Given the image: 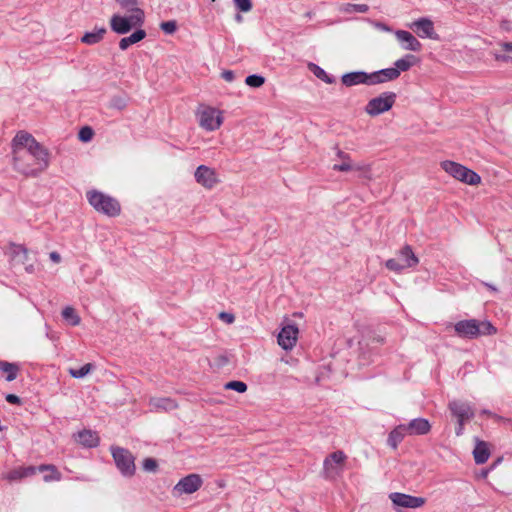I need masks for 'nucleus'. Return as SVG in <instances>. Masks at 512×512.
<instances>
[{"mask_svg": "<svg viewBox=\"0 0 512 512\" xmlns=\"http://www.w3.org/2000/svg\"><path fill=\"white\" fill-rule=\"evenodd\" d=\"M236 7L242 12H248L252 9L251 0H234Z\"/></svg>", "mask_w": 512, "mask_h": 512, "instance_id": "42", "label": "nucleus"}, {"mask_svg": "<svg viewBox=\"0 0 512 512\" xmlns=\"http://www.w3.org/2000/svg\"><path fill=\"white\" fill-rule=\"evenodd\" d=\"M389 498L394 505L405 508H419L422 507L426 502L425 498L423 497H416L399 492L391 493Z\"/></svg>", "mask_w": 512, "mask_h": 512, "instance_id": "14", "label": "nucleus"}, {"mask_svg": "<svg viewBox=\"0 0 512 512\" xmlns=\"http://www.w3.org/2000/svg\"><path fill=\"white\" fill-rule=\"evenodd\" d=\"M146 37V31L143 29H138L134 31L130 36L123 37L119 41V48L121 50L128 49L129 46L136 44L143 40Z\"/></svg>", "mask_w": 512, "mask_h": 512, "instance_id": "26", "label": "nucleus"}, {"mask_svg": "<svg viewBox=\"0 0 512 512\" xmlns=\"http://www.w3.org/2000/svg\"><path fill=\"white\" fill-rule=\"evenodd\" d=\"M14 168L26 176H37L49 166V152L28 132H18L12 140Z\"/></svg>", "mask_w": 512, "mask_h": 512, "instance_id": "1", "label": "nucleus"}, {"mask_svg": "<svg viewBox=\"0 0 512 512\" xmlns=\"http://www.w3.org/2000/svg\"><path fill=\"white\" fill-rule=\"evenodd\" d=\"M399 77V70L392 67L381 69L370 73L371 85L381 84L389 81L396 80Z\"/></svg>", "mask_w": 512, "mask_h": 512, "instance_id": "19", "label": "nucleus"}, {"mask_svg": "<svg viewBox=\"0 0 512 512\" xmlns=\"http://www.w3.org/2000/svg\"><path fill=\"white\" fill-rule=\"evenodd\" d=\"M406 435H408V432L405 427V424H400L396 426L388 435V446L396 450L398 448V445L403 441Z\"/></svg>", "mask_w": 512, "mask_h": 512, "instance_id": "23", "label": "nucleus"}, {"mask_svg": "<svg viewBox=\"0 0 512 512\" xmlns=\"http://www.w3.org/2000/svg\"><path fill=\"white\" fill-rule=\"evenodd\" d=\"M116 2L126 10L136 9L137 0H116Z\"/></svg>", "mask_w": 512, "mask_h": 512, "instance_id": "43", "label": "nucleus"}, {"mask_svg": "<svg viewBox=\"0 0 512 512\" xmlns=\"http://www.w3.org/2000/svg\"><path fill=\"white\" fill-rule=\"evenodd\" d=\"M448 408L456 419L469 421L475 415L472 405L467 401L452 400L448 403Z\"/></svg>", "mask_w": 512, "mask_h": 512, "instance_id": "13", "label": "nucleus"}, {"mask_svg": "<svg viewBox=\"0 0 512 512\" xmlns=\"http://www.w3.org/2000/svg\"><path fill=\"white\" fill-rule=\"evenodd\" d=\"M62 317L68 321L72 326H77L80 324V317L76 314V311L73 307L67 306L62 310Z\"/></svg>", "mask_w": 512, "mask_h": 512, "instance_id": "33", "label": "nucleus"}, {"mask_svg": "<svg viewBox=\"0 0 512 512\" xmlns=\"http://www.w3.org/2000/svg\"><path fill=\"white\" fill-rule=\"evenodd\" d=\"M49 257L50 259L55 262V263H59L61 261V256L58 252L56 251H53L49 254Z\"/></svg>", "mask_w": 512, "mask_h": 512, "instance_id": "50", "label": "nucleus"}, {"mask_svg": "<svg viewBox=\"0 0 512 512\" xmlns=\"http://www.w3.org/2000/svg\"><path fill=\"white\" fill-rule=\"evenodd\" d=\"M20 468H21V473L24 478L30 477V476L36 474V472L38 470V467H35V466H27V467H20Z\"/></svg>", "mask_w": 512, "mask_h": 512, "instance_id": "44", "label": "nucleus"}, {"mask_svg": "<svg viewBox=\"0 0 512 512\" xmlns=\"http://www.w3.org/2000/svg\"><path fill=\"white\" fill-rule=\"evenodd\" d=\"M482 414L489 415V416L492 415V413L489 410H486V409L482 410Z\"/></svg>", "mask_w": 512, "mask_h": 512, "instance_id": "52", "label": "nucleus"}, {"mask_svg": "<svg viewBox=\"0 0 512 512\" xmlns=\"http://www.w3.org/2000/svg\"><path fill=\"white\" fill-rule=\"evenodd\" d=\"M219 318H220L221 320H223L224 322L228 323V324L233 323V322H234V320H235L234 315H233V314H231V313H227V312H221V313L219 314Z\"/></svg>", "mask_w": 512, "mask_h": 512, "instance_id": "45", "label": "nucleus"}, {"mask_svg": "<svg viewBox=\"0 0 512 512\" xmlns=\"http://www.w3.org/2000/svg\"><path fill=\"white\" fill-rule=\"evenodd\" d=\"M419 260L409 245L404 246L398 252L395 258L388 259L385 263L387 269L395 272H401L406 268H412L418 264Z\"/></svg>", "mask_w": 512, "mask_h": 512, "instance_id": "8", "label": "nucleus"}, {"mask_svg": "<svg viewBox=\"0 0 512 512\" xmlns=\"http://www.w3.org/2000/svg\"><path fill=\"white\" fill-rule=\"evenodd\" d=\"M114 106L118 109H122L123 107H125V103L121 99H116L114 100Z\"/></svg>", "mask_w": 512, "mask_h": 512, "instance_id": "51", "label": "nucleus"}, {"mask_svg": "<svg viewBox=\"0 0 512 512\" xmlns=\"http://www.w3.org/2000/svg\"><path fill=\"white\" fill-rule=\"evenodd\" d=\"M475 447L473 450V456L475 463L478 465L484 464L490 457V449L488 443L475 438Z\"/></svg>", "mask_w": 512, "mask_h": 512, "instance_id": "22", "label": "nucleus"}, {"mask_svg": "<svg viewBox=\"0 0 512 512\" xmlns=\"http://www.w3.org/2000/svg\"><path fill=\"white\" fill-rule=\"evenodd\" d=\"M130 16H121L114 14L110 18V27L113 32L119 35L127 34L134 27L142 26L144 23V12L140 8L131 10Z\"/></svg>", "mask_w": 512, "mask_h": 512, "instance_id": "4", "label": "nucleus"}, {"mask_svg": "<svg viewBox=\"0 0 512 512\" xmlns=\"http://www.w3.org/2000/svg\"><path fill=\"white\" fill-rule=\"evenodd\" d=\"M8 256L11 266L14 268L23 266L28 274H34L39 270L37 252L29 250L22 244H10Z\"/></svg>", "mask_w": 512, "mask_h": 512, "instance_id": "2", "label": "nucleus"}, {"mask_svg": "<svg viewBox=\"0 0 512 512\" xmlns=\"http://www.w3.org/2000/svg\"><path fill=\"white\" fill-rule=\"evenodd\" d=\"M203 484L202 478L198 474H189L175 485L174 491L178 494H192L196 492Z\"/></svg>", "mask_w": 512, "mask_h": 512, "instance_id": "11", "label": "nucleus"}, {"mask_svg": "<svg viewBox=\"0 0 512 512\" xmlns=\"http://www.w3.org/2000/svg\"><path fill=\"white\" fill-rule=\"evenodd\" d=\"M395 35L397 40L402 43L403 48L405 50H410L414 52H418L421 50V43L412 33L405 30H398L395 32Z\"/></svg>", "mask_w": 512, "mask_h": 512, "instance_id": "20", "label": "nucleus"}, {"mask_svg": "<svg viewBox=\"0 0 512 512\" xmlns=\"http://www.w3.org/2000/svg\"><path fill=\"white\" fill-rule=\"evenodd\" d=\"M309 69L318 79L327 84H333L336 81L334 76L327 74L324 69L314 63L309 64Z\"/></svg>", "mask_w": 512, "mask_h": 512, "instance_id": "31", "label": "nucleus"}, {"mask_svg": "<svg viewBox=\"0 0 512 512\" xmlns=\"http://www.w3.org/2000/svg\"><path fill=\"white\" fill-rule=\"evenodd\" d=\"M107 33V29L105 27H95L93 31L86 32L81 37V42L87 45H95L101 42Z\"/></svg>", "mask_w": 512, "mask_h": 512, "instance_id": "25", "label": "nucleus"}, {"mask_svg": "<svg viewBox=\"0 0 512 512\" xmlns=\"http://www.w3.org/2000/svg\"><path fill=\"white\" fill-rule=\"evenodd\" d=\"M340 11L344 13H366L369 11V6L367 4L346 3L340 7Z\"/></svg>", "mask_w": 512, "mask_h": 512, "instance_id": "34", "label": "nucleus"}, {"mask_svg": "<svg viewBox=\"0 0 512 512\" xmlns=\"http://www.w3.org/2000/svg\"><path fill=\"white\" fill-rule=\"evenodd\" d=\"M6 401L10 404L20 405L21 399L15 394H7L5 397Z\"/></svg>", "mask_w": 512, "mask_h": 512, "instance_id": "47", "label": "nucleus"}, {"mask_svg": "<svg viewBox=\"0 0 512 512\" xmlns=\"http://www.w3.org/2000/svg\"><path fill=\"white\" fill-rule=\"evenodd\" d=\"M93 368H94L93 364L87 363L78 369H74V368L69 369V374L73 378L81 379V378H84L85 376H87L92 371Z\"/></svg>", "mask_w": 512, "mask_h": 512, "instance_id": "35", "label": "nucleus"}, {"mask_svg": "<svg viewBox=\"0 0 512 512\" xmlns=\"http://www.w3.org/2000/svg\"><path fill=\"white\" fill-rule=\"evenodd\" d=\"M87 199L89 204L100 213L110 217L116 216L120 213L121 208L119 202L100 191H88Z\"/></svg>", "mask_w": 512, "mask_h": 512, "instance_id": "5", "label": "nucleus"}, {"mask_svg": "<svg viewBox=\"0 0 512 512\" xmlns=\"http://www.w3.org/2000/svg\"><path fill=\"white\" fill-rule=\"evenodd\" d=\"M221 76L227 82H232L235 79V74L232 70L223 71Z\"/></svg>", "mask_w": 512, "mask_h": 512, "instance_id": "49", "label": "nucleus"}, {"mask_svg": "<svg viewBox=\"0 0 512 512\" xmlns=\"http://www.w3.org/2000/svg\"><path fill=\"white\" fill-rule=\"evenodd\" d=\"M416 62V57L412 54H407L403 58L395 61L394 69L399 70V75L401 72L408 71Z\"/></svg>", "mask_w": 512, "mask_h": 512, "instance_id": "30", "label": "nucleus"}, {"mask_svg": "<svg viewBox=\"0 0 512 512\" xmlns=\"http://www.w3.org/2000/svg\"><path fill=\"white\" fill-rule=\"evenodd\" d=\"M142 468L146 472H156L158 463L154 458H145L142 463Z\"/></svg>", "mask_w": 512, "mask_h": 512, "instance_id": "38", "label": "nucleus"}, {"mask_svg": "<svg viewBox=\"0 0 512 512\" xmlns=\"http://www.w3.org/2000/svg\"><path fill=\"white\" fill-rule=\"evenodd\" d=\"M160 28L166 34H173L176 31V29H177V23L174 20L162 22L160 24Z\"/></svg>", "mask_w": 512, "mask_h": 512, "instance_id": "40", "label": "nucleus"}, {"mask_svg": "<svg viewBox=\"0 0 512 512\" xmlns=\"http://www.w3.org/2000/svg\"><path fill=\"white\" fill-rule=\"evenodd\" d=\"M93 135H94L93 129L89 126L82 127L78 134L79 139L82 142L90 141L92 139Z\"/></svg>", "mask_w": 512, "mask_h": 512, "instance_id": "39", "label": "nucleus"}, {"mask_svg": "<svg viewBox=\"0 0 512 512\" xmlns=\"http://www.w3.org/2000/svg\"><path fill=\"white\" fill-rule=\"evenodd\" d=\"M502 48L504 51L512 53V42L503 43ZM498 59L508 60V59H512V56H510V57L500 56V57H498Z\"/></svg>", "mask_w": 512, "mask_h": 512, "instance_id": "48", "label": "nucleus"}, {"mask_svg": "<svg viewBox=\"0 0 512 512\" xmlns=\"http://www.w3.org/2000/svg\"><path fill=\"white\" fill-rule=\"evenodd\" d=\"M454 330L460 338L475 339L481 335H493L496 328L489 321L476 319L461 320L454 324Z\"/></svg>", "mask_w": 512, "mask_h": 512, "instance_id": "3", "label": "nucleus"}, {"mask_svg": "<svg viewBox=\"0 0 512 512\" xmlns=\"http://www.w3.org/2000/svg\"><path fill=\"white\" fill-rule=\"evenodd\" d=\"M337 156L342 159V163L340 164H334L333 170L334 171H341V172H348L351 170H360V167L353 166L350 162V155L343 152L342 150L337 151Z\"/></svg>", "mask_w": 512, "mask_h": 512, "instance_id": "29", "label": "nucleus"}, {"mask_svg": "<svg viewBox=\"0 0 512 512\" xmlns=\"http://www.w3.org/2000/svg\"><path fill=\"white\" fill-rule=\"evenodd\" d=\"M396 101L394 92H383L379 96L372 98L365 106V112L370 116H377L389 111Z\"/></svg>", "mask_w": 512, "mask_h": 512, "instance_id": "9", "label": "nucleus"}, {"mask_svg": "<svg viewBox=\"0 0 512 512\" xmlns=\"http://www.w3.org/2000/svg\"><path fill=\"white\" fill-rule=\"evenodd\" d=\"M149 405L151 406L152 410L156 411H170L177 408L176 402L173 399L167 397L151 398Z\"/></svg>", "mask_w": 512, "mask_h": 512, "instance_id": "24", "label": "nucleus"}, {"mask_svg": "<svg viewBox=\"0 0 512 512\" xmlns=\"http://www.w3.org/2000/svg\"><path fill=\"white\" fill-rule=\"evenodd\" d=\"M5 479H7L8 481H17V480H21L23 479V475L21 473V468H16V469H13L11 470L10 472H8L5 477Z\"/></svg>", "mask_w": 512, "mask_h": 512, "instance_id": "41", "label": "nucleus"}, {"mask_svg": "<svg viewBox=\"0 0 512 512\" xmlns=\"http://www.w3.org/2000/svg\"><path fill=\"white\" fill-rule=\"evenodd\" d=\"M112 457L117 469L124 477H132L136 472L135 457L125 448L119 446H111Z\"/></svg>", "mask_w": 512, "mask_h": 512, "instance_id": "6", "label": "nucleus"}, {"mask_svg": "<svg viewBox=\"0 0 512 512\" xmlns=\"http://www.w3.org/2000/svg\"><path fill=\"white\" fill-rule=\"evenodd\" d=\"M38 471H40V472L50 471L51 472V473H47L46 475H44L43 479L45 482H50L53 480H60L61 475L57 471L55 466H53V465L42 464V465L38 466Z\"/></svg>", "mask_w": 512, "mask_h": 512, "instance_id": "32", "label": "nucleus"}, {"mask_svg": "<svg viewBox=\"0 0 512 512\" xmlns=\"http://www.w3.org/2000/svg\"><path fill=\"white\" fill-rule=\"evenodd\" d=\"M467 422V420L457 419V427L455 429V434L457 436H462L464 433V425Z\"/></svg>", "mask_w": 512, "mask_h": 512, "instance_id": "46", "label": "nucleus"}, {"mask_svg": "<svg viewBox=\"0 0 512 512\" xmlns=\"http://www.w3.org/2000/svg\"><path fill=\"white\" fill-rule=\"evenodd\" d=\"M419 37L435 39L436 34L433 22L428 18H420L410 26Z\"/></svg>", "mask_w": 512, "mask_h": 512, "instance_id": "16", "label": "nucleus"}, {"mask_svg": "<svg viewBox=\"0 0 512 512\" xmlns=\"http://www.w3.org/2000/svg\"><path fill=\"white\" fill-rule=\"evenodd\" d=\"M346 460V455L343 451H335L331 453L325 460H324V469L326 473H331L334 470L333 464H343Z\"/></svg>", "mask_w": 512, "mask_h": 512, "instance_id": "27", "label": "nucleus"}, {"mask_svg": "<svg viewBox=\"0 0 512 512\" xmlns=\"http://www.w3.org/2000/svg\"><path fill=\"white\" fill-rule=\"evenodd\" d=\"M225 388L237 391L238 393H244L247 390V385L242 381H230L226 383Z\"/></svg>", "mask_w": 512, "mask_h": 512, "instance_id": "37", "label": "nucleus"}, {"mask_svg": "<svg viewBox=\"0 0 512 512\" xmlns=\"http://www.w3.org/2000/svg\"><path fill=\"white\" fill-rule=\"evenodd\" d=\"M408 435H426L431 430L429 421L425 418H415L405 424Z\"/></svg>", "mask_w": 512, "mask_h": 512, "instance_id": "21", "label": "nucleus"}, {"mask_svg": "<svg viewBox=\"0 0 512 512\" xmlns=\"http://www.w3.org/2000/svg\"><path fill=\"white\" fill-rule=\"evenodd\" d=\"M199 125L206 131H215L223 123L221 111L216 108L203 106L197 111Z\"/></svg>", "mask_w": 512, "mask_h": 512, "instance_id": "10", "label": "nucleus"}, {"mask_svg": "<svg viewBox=\"0 0 512 512\" xmlns=\"http://www.w3.org/2000/svg\"><path fill=\"white\" fill-rule=\"evenodd\" d=\"M341 82L346 87H352L359 84L371 85L370 73L365 71L346 73L341 77Z\"/></svg>", "mask_w": 512, "mask_h": 512, "instance_id": "18", "label": "nucleus"}, {"mask_svg": "<svg viewBox=\"0 0 512 512\" xmlns=\"http://www.w3.org/2000/svg\"><path fill=\"white\" fill-rule=\"evenodd\" d=\"M298 327L295 324H288L284 326L278 334V344L284 350H291L298 338Z\"/></svg>", "mask_w": 512, "mask_h": 512, "instance_id": "12", "label": "nucleus"}, {"mask_svg": "<svg viewBox=\"0 0 512 512\" xmlns=\"http://www.w3.org/2000/svg\"><path fill=\"white\" fill-rule=\"evenodd\" d=\"M19 370L20 367L17 363L0 361V371L6 374L5 380L8 382L14 381L17 378Z\"/></svg>", "mask_w": 512, "mask_h": 512, "instance_id": "28", "label": "nucleus"}, {"mask_svg": "<svg viewBox=\"0 0 512 512\" xmlns=\"http://www.w3.org/2000/svg\"><path fill=\"white\" fill-rule=\"evenodd\" d=\"M441 167L449 175L463 183L477 185L481 182V177L476 172L457 162L446 160L441 162Z\"/></svg>", "mask_w": 512, "mask_h": 512, "instance_id": "7", "label": "nucleus"}, {"mask_svg": "<svg viewBox=\"0 0 512 512\" xmlns=\"http://www.w3.org/2000/svg\"><path fill=\"white\" fill-rule=\"evenodd\" d=\"M194 175L196 181L206 188H212L217 183L215 171L208 166H198Z\"/></svg>", "mask_w": 512, "mask_h": 512, "instance_id": "15", "label": "nucleus"}, {"mask_svg": "<svg viewBox=\"0 0 512 512\" xmlns=\"http://www.w3.org/2000/svg\"><path fill=\"white\" fill-rule=\"evenodd\" d=\"M74 440L85 448H94L99 445L100 438L97 432L83 429L73 435Z\"/></svg>", "mask_w": 512, "mask_h": 512, "instance_id": "17", "label": "nucleus"}, {"mask_svg": "<svg viewBox=\"0 0 512 512\" xmlns=\"http://www.w3.org/2000/svg\"><path fill=\"white\" fill-rule=\"evenodd\" d=\"M265 82V78L261 75L252 74L246 77L245 83L253 88H258L262 86Z\"/></svg>", "mask_w": 512, "mask_h": 512, "instance_id": "36", "label": "nucleus"}, {"mask_svg": "<svg viewBox=\"0 0 512 512\" xmlns=\"http://www.w3.org/2000/svg\"><path fill=\"white\" fill-rule=\"evenodd\" d=\"M492 290H496L495 287L491 286V285H488Z\"/></svg>", "mask_w": 512, "mask_h": 512, "instance_id": "53", "label": "nucleus"}]
</instances>
